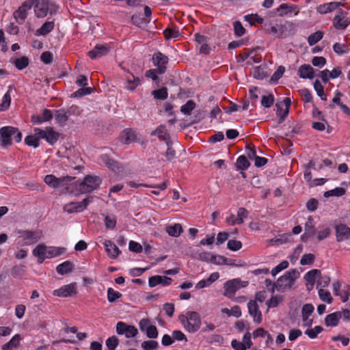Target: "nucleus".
<instances>
[{"mask_svg": "<svg viewBox=\"0 0 350 350\" xmlns=\"http://www.w3.org/2000/svg\"><path fill=\"white\" fill-rule=\"evenodd\" d=\"M298 75L301 79H312L314 77V69L309 64H303L298 69Z\"/></svg>", "mask_w": 350, "mask_h": 350, "instance_id": "4be33fe9", "label": "nucleus"}, {"mask_svg": "<svg viewBox=\"0 0 350 350\" xmlns=\"http://www.w3.org/2000/svg\"><path fill=\"white\" fill-rule=\"evenodd\" d=\"M210 261L213 263H215L217 265L230 264L228 262V259L222 256L213 255V256H211V258H210Z\"/></svg>", "mask_w": 350, "mask_h": 350, "instance_id": "5fc2aeb1", "label": "nucleus"}, {"mask_svg": "<svg viewBox=\"0 0 350 350\" xmlns=\"http://www.w3.org/2000/svg\"><path fill=\"white\" fill-rule=\"evenodd\" d=\"M163 34L166 39H170V38H176L178 37L179 32L176 29L172 28H167L164 30Z\"/></svg>", "mask_w": 350, "mask_h": 350, "instance_id": "603ef678", "label": "nucleus"}, {"mask_svg": "<svg viewBox=\"0 0 350 350\" xmlns=\"http://www.w3.org/2000/svg\"><path fill=\"white\" fill-rule=\"evenodd\" d=\"M70 116V111L64 109L56 110L55 113V120L59 124H64L68 121Z\"/></svg>", "mask_w": 350, "mask_h": 350, "instance_id": "393cba45", "label": "nucleus"}, {"mask_svg": "<svg viewBox=\"0 0 350 350\" xmlns=\"http://www.w3.org/2000/svg\"><path fill=\"white\" fill-rule=\"evenodd\" d=\"M72 269L73 265L71 262L68 260L65 261L63 263L59 265L56 268L57 272L61 275L72 272Z\"/></svg>", "mask_w": 350, "mask_h": 350, "instance_id": "2f4dec72", "label": "nucleus"}, {"mask_svg": "<svg viewBox=\"0 0 350 350\" xmlns=\"http://www.w3.org/2000/svg\"><path fill=\"white\" fill-rule=\"evenodd\" d=\"M317 287L321 286L322 288L329 285L330 278L328 275H321L318 277Z\"/></svg>", "mask_w": 350, "mask_h": 350, "instance_id": "e2e57ef3", "label": "nucleus"}, {"mask_svg": "<svg viewBox=\"0 0 350 350\" xmlns=\"http://www.w3.org/2000/svg\"><path fill=\"white\" fill-rule=\"evenodd\" d=\"M228 248L232 251H237L241 248L242 243L239 241L229 240L227 244Z\"/></svg>", "mask_w": 350, "mask_h": 350, "instance_id": "bf43d9fd", "label": "nucleus"}, {"mask_svg": "<svg viewBox=\"0 0 350 350\" xmlns=\"http://www.w3.org/2000/svg\"><path fill=\"white\" fill-rule=\"evenodd\" d=\"M312 64L314 66L323 67L326 64V59L323 57H314L312 59Z\"/></svg>", "mask_w": 350, "mask_h": 350, "instance_id": "774afa93", "label": "nucleus"}, {"mask_svg": "<svg viewBox=\"0 0 350 350\" xmlns=\"http://www.w3.org/2000/svg\"><path fill=\"white\" fill-rule=\"evenodd\" d=\"M274 103V97L273 94L263 96L261 99V105L267 108L271 107Z\"/></svg>", "mask_w": 350, "mask_h": 350, "instance_id": "09e8293b", "label": "nucleus"}, {"mask_svg": "<svg viewBox=\"0 0 350 350\" xmlns=\"http://www.w3.org/2000/svg\"><path fill=\"white\" fill-rule=\"evenodd\" d=\"M140 85V80L139 77L131 75L126 79L125 88L129 91H133L136 88Z\"/></svg>", "mask_w": 350, "mask_h": 350, "instance_id": "bb28decb", "label": "nucleus"}, {"mask_svg": "<svg viewBox=\"0 0 350 350\" xmlns=\"http://www.w3.org/2000/svg\"><path fill=\"white\" fill-rule=\"evenodd\" d=\"M240 280L239 279H234L232 280H228L224 284V295L226 297L229 298L232 297L236 291L240 288Z\"/></svg>", "mask_w": 350, "mask_h": 350, "instance_id": "4468645a", "label": "nucleus"}, {"mask_svg": "<svg viewBox=\"0 0 350 350\" xmlns=\"http://www.w3.org/2000/svg\"><path fill=\"white\" fill-rule=\"evenodd\" d=\"M18 237L23 239V244L31 245L38 241L42 236L41 231L20 230L18 232Z\"/></svg>", "mask_w": 350, "mask_h": 350, "instance_id": "0eeeda50", "label": "nucleus"}, {"mask_svg": "<svg viewBox=\"0 0 350 350\" xmlns=\"http://www.w3.org/2000/svg\"><path fill=\"white\" fill-rule=\"evenodd\" d=\"M283 103L286 107V109L284 110V116H281L280 119L279 120V124H281L284 120H285L286 117L288 114L289 112V108L291 105V100L290 98H285L283 100Z\"/></svg>", "mask_w": 350, "mask_h": 350, "instance_id": "864d4df0", "label": "nucleus"}, {"mask_svg": "<svg viewBox=\"0 0 350 350\" xmlns=\"http://www.w3.org/2000/svg\"><path fill=\"white\" fill-rule=\"evenodd\" d=\"M245 20L249 22L251 25H254L255 23L262 24L264 21L263 18L260 17L258 14H247L245 16Z\"/></svg>", "mask_w": 350, "mask_h": 350, "instance_id": "37998d69", "label": "nucleus"}, {"mask_svg": "<svg viewBox=\"0 0 350 350\" xmlns=\"http://www.w3.org/2000/svg\"><path fill=\"white\" fill-rule=\"evenodd\" d=\"M120 138L123 143L128 144L137 139V134L134 130L126 129L122 132Z\"/></svg>", "mask_w": 350, "mask_h": 350, "instance_id": "b1692460", "label": "nucleus"}, {"mask_svg": "<svg viewBox=\"0 0 350 350\" xmlns=\"http://www.w3.org/2000/svg\"><path fill=\"white\" fill-rule=\"evenodd\" d=\"M118 334H124L126 337H134L138 334V329H116Z\"/></svg>", "mask_w": 350, "mask_h": 350, "instance_id": "13d9d810", "label": "nucleus"}, {"mask_svg": "<svg viewBox=\"0 0 350 350\" xmlns=\"http://www.w3.org/2000/svg\"><path fill=\"white\" fill-rule=\"evenodd\" d=\"M305 234L304 235L313 236L315 233V228L314 224L313 218L308 217L304 225Z\"/></svg>", "mask_w": 350, "mask_h": 350, "instance_id": "473e14b6", "label": "nucleus"}, {"mask_svg": "<svg viewBox=\"0 0 350 350\" xmlns=\"http://www.w3.org/2000/svg\"><path fill=\"white\" fill-rule=\"evenodd\" d=\"M150 19H145L140 16V15L134 14L131 17L132 23L137 25L140 26L142 23H149Z\"/></svg>", "mask_w": 350, "mask_h": 350, "instance_id": "680f3d73", "label": "nucleus"}, {"mask_svg": "<svg viewBox=\"0 0 350 350\" xmlns=\"http://www.w3.org/2000/svg\"><path fill=\"white\" fill-rule=\"evenodd\" d=\"M253 76L258 79H262L266 77L264 70L260 66H256L254 68Z\"/></svg>", "mask_w": 350, "mask_h": 350, "instance_id": "338daca9", "label": "nucleus"}, {"mask_svg": "<svg viewBox=\"0 0 350 350\" xmlns=\"http://www.w3.org/2000/svg\"><path fill=\"white\" fill-rule=\"evenodd\" d=\"M41 138L33 133V135H28L25 139V142L29 146L37 148L39 146V141Z\"/></svg>", "mask_w": 350, "mask_h": 350, "instance_id": "f704fd0d", "label": "nucleus"}, {"mask_svg": "<svg viewBox=\"0 0 350 350\" xmlns=\"http://www.w3.org/2000/svg\"><path fill=\"white\" fill-rule=\"evenodd\" d=\"M252 345V342L250 332H246L244 334L242 341L234 339L231 342V346L234 350H247L251 347Z\"/></svg>", "mask_w": 350, "mask_h": 350, "instance_id": "9b49d317", "label": "nucleus"}, {"mask_svg": "<svg viewBox=\"0 0 350 350\" xmlns=\"http://www.w3.org/2000/svg\"><path fill=\"white\" fill-rule=\"evenodd\" d=\"M143 350H154L158 347V342L155 340H146L142 343Z\"/></svg>", "mask_w": 350, "mask_h": 350, "instance_id": "de8ad7c7", "label": "nucleus"}, {"mask_svg": "<svg viewBox=\"0 0 350 350\" xmlns=\"http://www.w3.org/2000/svg\"><path fill=\"white\" fill-rule=\"evenodd\" d=\"M299 276V273L297 270L295 269H291L280 277L277 282L273 283V286H275L278 291H283L286 289H290Z\"/></svg>", "mask_w": 350, "mask_h": 350, "instance_id": "f03ea898", "label": "nucleus"}, {"mask_svg": "<svg viewBox=\"0 0 350 350\" xmlns=\"http://www.w3.org/2000/svg\"><path fill=\"white\" fill-rule=\"evenodd\" d=\"M152 135H157L158 137L162 140H164L167 145L170 140V135L167 132V129L165 126L161 125L157 129L153 131Z\"/></svg>", "mask_w": 350, "mask_h": 350, "instance_id": "7c9ffc66", "label": "nucleus"}, {"mask_svg": "<svg viewBox=\"0 0 350 350\" xmlns=\"http://www.w3.org/2000/svg\"><path fill=\"white\" fill-rule=\"evenodd\" d=\"M33 5V0H27L24 1L21 5L14 12L13 16L16 23L19 25L24 23L27 17L28 11L31 10Z\"/></svg>", "mask_w": 350, "mask_h": 350, "instance_id": "39448f33", "label": "nucleus"}, {"mask_svg": "<svg viewBox=\"0 0 350 350\" xmlns=\"http://www.w3.org/2000/svg\"><path fill=\"white\" fill-rule=\"evenodd\" d=\"M92 88H82L79 89L77 91L73 93L75 97H81L84 95L90 94L92 92Z\"/></svg>", "mask_w": 350, "mask_h": 350, "instance_id": "69168bd1", "label": "nucleus"}, {"mask_svg": "<svg viewBox=\"0 0 350 350\" xmlns=\"http://www.w3.org/2000/svg\"><path fill=\"white\" fill-rule=\"evenodd\" d=\"M195 107L196 103L193 100H189L186 103V104L181 107L180 111L184 114L189 115Z\"/></svg>", "mask_w": 350, "mask_h": 350, "instance_id": "c03bdc74", "label": "nucleus"}, {"mask_svg": "<svg viewBox=\"0 0 350 350\" xmlns=\"http://www.w3.org/2000/svg\"><path fill=\"white\" fill-rule=\"evenodd\" d=\"M17 132V128L7 126L0 129L1 143L2 147H8L12 145V136Z\"/></svg>", "mask_w": 350, "mask_h": 350, "instance_id": "423d86ee", "label": "nucleus"}, {"mask_svg": "<svg viewBox=\"0 0 350 350\" xmlns=\"http://www.w3.org/2000/svg\"><path fill=\"white\" fill-rule=\"evenodd\" d=\"M64 252V248L46 246L44 244L38 245L33 250V254L38 258L39 263L46 258H51L60 256Z\"/></svg>", "mask_w": 350, "mask_h": 350, "instance_id": "f257e3e1", "label": "nucleus"}, {"mask_svg": "<svg viewBox=\"0 0 350 350\" xmlns=\"http://www.w3.org/2000/svg\"><path fill=\"white\" fill-rule=\"evenodd\" d=\"M237 167L241 170H245L250 165V162L245 156L242 155L238 157L236 162Z\"/></svg>", "mask_w": 350, "mask_h": 350, "instance_id": "4c0bfd02", "label": "nucleus"}, {"mask_svg": "<svg viewBox=\"0 0 350 350\" xmlns=\"http://www.w3.org/2000/svg\"><path fill=\"white\" fill-rule=\"evenodd\" d=\"M103 244L109 258L114 259L120 254L119 248L111 241L106 240Z\"/></svg>", "mask_w": 350, "mask_h": 350, "instance_id": "5701e85b", "label": "nucleus"}, {"mask_svg": "<svg viewBox=\"0 0 350 350\" xmlns=\"http://www.w3.org/2000/svg\"><path fill=\"white\" fill-rule=\"evenodd\" d=\"M153 64L155 66H157L156 68L159 75L163 74L166 71V64L168 62V57L163 55L161 52H157L154 53L152 56Z\"/></svg>", "mask_w": 350, "mask_h": 350, "instance_id": "9d476101", "label": "nucleus"}, {"mask_svg": "<svg viewBox=\"0 0 350 350\" xmlns=\"http://www.w3.org/2000/svg\"><path fill=\"white\" fill-rule=\"evenodd\" d=\"M234 34L239 37L242 36L245 32V29L240 21H235L234 23Z\"/></svg>", "mask_w": 350, "mask_h": 350, "instance_id": "6e6d98bb", "label": "nucleus"}, {"mask_svg": "<svg viewBox=\"0 0 350 350\" xmlns=\"http://www.w3.org/2000/svg\"><path fill=\"white\" fill-rule=\"evenodd\" d=\"M29 64V59L27 57L23 56L21 58L16 59L14 61L15 66L19 69L23 70Z\"/></svg>", "mask_w": 350, "mask_h": 350, "instance_id": "79ce46f5", "label": "nucleus"}, {"mask_svg": "<svg viewBox=\"0 0 350 350\" xmlns=\"http://www.w3.org/2000/svg\"><path fill=\"white\" fill-rule=\"evenodd\" d=\"M172 282L171 278L161 275L152 276L148 280V284L150 287H154L158 284H162L163 286L170 285Z\"/></svg>", "mask_w": 350, "mask_h": 350, "instance_id": "412c9836", "label": "nucleus"}, {"mask_svg": "<svg viewBox=\"0 0 350 350\" xmlns=\"http://www.w3.org/2000/svg\"><path fill=\"white\" fill-rule=\"evenodd\" d=\"M247 308L249 313L252 317L254 321L257 323H260L262 321V314L256 301L250 300L247 303Z\"/></svg>", "mask_w": 350, "mask_h": 350, "instance_id": "aec40b11", "label": "nucleus"}, {"mask_svg": "<svg viewBox=\"0 0 350 350\" xmlns=\"http://www.w3.org/2000/svg\"><path fill=\"white\" fill-rule=\"evenodd\" d=\"M33 131L38 137L45 139L51 145L55 144L59 137V134L51 126H47L44 130L35 128Z\"/></svg>", "mask_w": 350, "mask_h": 350, "instance_id": "20e7f679", "label": "nucleus"}, {"mask_svg": "<svg viewBox=\"0 0 350 350\" xmlns=\"http://www.w3.org/2000/svg\"><path fill=\"white\" fill-rule=\"evenodd\" d=\"M295 8V7L293 5H290L287 3H282L277 8V12L280 16H284V15L292 12Z\"/></svg>", "mask_w": 350, "mask_h": 350, "instance_id": "72a5a7b5", "label": "nucleus"}, {"mask_svg": "<svg viewBox=\"0 0 350 350\" xmlns=\"http://www.w3.org/2000/svg\"><path fill=\"white\" fill-rule=\"evenodd\" d=\"M314 255L312 254H304L300 260V264L301 265H310L314 262Z\"/></svg>", "mask_w": 350, "mask_h": 350, "instance_id": "4d7b16f0", "label": "nucleus"}, {"mask_svg": "<svg viewBox=\"0 0 350 350\" xmlns=\"http://www.w3.org/2000/svg\"><path fill=\"white\" fill-rule=\"evenodd\" d=\"M118 344V340L116 336H111L106 340V346L109 350H114Z\"/></svg>", "mask_w": 350, "mask_h": 350, "instance_id": "0e129e2a", "label": "nucleus"}, {"mask_svg": "<svg viewBox=\"0 0 350 350\" xmlns=\"http://www.w3.org/2000/svg\"><path fill=\"white\" fill-rule=\"evenodd\" d=\"M248 211L245 208H239L237 211V221H238V224H241L243 223V219L247 217Z\"/></svg>", "mask_w": 350, "mask_h": 350, "instance_id": "3c124183", "label": "nucleus"}, {"mask_svg": "<svg viewBox=\"0 0 350 350\" xmlns=\"http://www.w3.org/2000/svg\"><path fill=\"white\" fill-rule=\"evenodd\" d=\"M288 267V262L287 260L282 261L279 265L275 267L271 270V274L273 276L276 275L281 271L286 269Z\"/></svg>", "mask_w": 350, "mask_h": 350, "instance_id": "8fccbe9b", "label": "nucleus"}, {"mask_svg": "<svg viewBox=\"0 0 350 350\" xmlns=\"http://www.w3.org/2000/svg\"><path fill=\"white\" fill-rule=\"evenodd\" d=\"M101 183V180L96 176H87L84 178L79 186L78 189L81 193H90L98 187Z\"/></svg>", "mask_w": 350, "mask_h": 350, "instance_id": "7ed1b4c3", "label": "nucleus"}, {"mask_svg": "<svg viewBox=\"0 0 350 350\" xmlns=\"http://www.w3.org/2000/svg\"><path fill=\"white\" fill-rule=\"evenodd\" d=\"M345 189L342 187H336L334 189L327 191L324 193L325 198H329L331 196L340 197L345 193Z\"/></svg>", "mask_w": 350, "mask_h": 350, "instance_id": "c9c22d12", "label": "nucleus"}, {"mask_svg": "<svg viewBox=\"0 0 350 350\" xmlns=\"http://www.w3.org/2000/svg\"><path fill=\"white\" fill-rule=\"evenodd\" d=\"M319 295L321 300L323 301H326L328 304L332 303V297L331 296V294L329 291L327 290H325L323 288H320L319 291Z\"/></svg>", "mask_w": 350, "mask_h": 350, "instance_id": "49530a36", "label": "nucleus"}, {"mask_svg": "<svg viewBox=\"0 0 350 350\" xmlns=\"http://www.w3.org/2000/svg\"><path fill=\"white\" fill-rule=\"evenodd\" d=\"M180 319L183 323H187L191 328H198L201 325L200 315L196 312H188L186 315H181Z\"/></svg>", "mask_w": 350, "mask_h": 350, "instance_id": "1a4fd4ad", "label": "nucleus"}, {"mask_svg": "<svg viewBox=\"0 0 350 350\" xmlns=\"http://www.w3.org/2000/svg\"><path fill=\"white\" fill-rule=\"evenodd\" d=\"M303 101L310 103L312 100V96L308 89L304 88L299 90Z\"/></svg>", "mask_w": 350, "mask_h": 350, "instance_id": "052dcab7", "label": "nucleus"}, {"mask_svg": "<svg viewBox=\"0 0 350 350\" xmlns=\"http://www.w3.org/2000/svg\"><path fill=\"white\" fill-rule=\"evenodd\" d=\"M10 103H11V95H10V90H8L4 94V96L2 98V102L0 104V111H3L7 110L10 107Z\"/></svg>", "mask_w": 350, "mask_h": 350, "instance_id": "e433bc0d", "label": "nucleus"}, {"mask_svg": "<svg viewBox=\"0 0 350 350\" xmlns=\"http://www.w3.org/2000/svg\"><path fill=\"white\" fill-rule=\"evenodd\" d=\"M152 95L156 99L165 100L167 98V90L166 88H162L161 89L154 90L152 92Z\"/></svg>", "mask_w": 350, "mask_h": 350, "instance_id": "ea45409f", "label": "nucleus"}, {"mask_svg": "<svg viewBox=\"0 0 350 350\" xmlns=\"http://www.w3.org/2000/svg\"><path fill=\"white\" fill-rule=\"evenodd\" d=\"M350 24V18L343 11H340L334 18V27L338 29H345Z\"/></svg>", "mask_w": 350, "mask_h": 350, "instance_id": "dca6fc26", "label": "nucleus"}, {"mask_svg": "<svg viewBox=\"0 0 350 350\" xmlns=\"http://www.w3.org/2000/svg\"><path fill=\"white\" fill-rule=\"evenodd\" d=\"M110 51V47L107 44H97L94 49L88 52V56L92 59L101 57L107 55Z\"/></svg>", "mask_w": 350, "mask_h": 350, "instance_id": "2eb2a0df", "label": "nucleus"}, {"mask_svg": "<svg viewBox=\"0 0 350 350\" xmlns=\"http://www.w3.org/2000/svg\"><path fill=\"white\" fill-rule=\"evenodd\" d=\"M336 241L338 242L344 241L350 239V228L343 224H340L336 226Z\"/></svg>", "mask_w": 350, "mask_h": 350, "instance_id": "a211bd4d", "label": "nucleus"}, {"mask_svg": "<svg viewBox=\"0 0 350 350\" xmlns=\"http://www.w3.org/2000/svg\"><path fill=\"white\" fill-rule=\"evenodd\" d=\"M36 2L34 5V13L38 18H43L46 16L49 12L47 0H33V3Z\"/></svg>", "mask_w": 350, "mask_h": 350, "instance_id": "f3484780", "label": "nucleus"}, {"mask_svg": "<svg viewBox=\"0 0 350 350\" xmlns=\"http://www.w3.org/2000/svg\"><path fill=\"white\" fill-rule=\"evenodd\" d=\"M340 319L341 314L340 313V312H333L332 314H328L326 317L325 319V323L326 326L327 327L336 326Z\"/></svg>", "mask_w": 350, "mask_h": 350, "instance_id": "a878e982", "label": "nucleus"}, {"mask_svg": "<svg viewBox=\"0 0 350 350\" xmlns=\"http://www.w3.org/2000/svg\"><path fill=\"white\" fill-rule=\"evenodd\" d=\"M122 297V294L118 291H114L112 288H109L107 290V299L109 302H113L117 299Z\"/></svg>", "mask_w": 350, "mask_h": 350, "instance_id": "a18cd8bd", "label": "nucleus"}, {"mask_svg": "<svg viewBox=\"0 0 350 350\" xmlns=\"http://www.w3.org/2000/svg\"><path fill=\"white\" fill-rule=\"evenodd\" d=\"M165 230L170 236L173 237H178L183 232L182 226L180 224L167 226Z\"/></svg>", "mask_w": 350, "mask_h": 350, "instance_id": "c85d7f7f", "label": "nucleus"}, {"mask_svg": "<svg viewBox=\"0 0 350 350\" xmlns=\"http://www.w3.org/2000/svg\"><path fill=\"white\" fill-rule=\"evenodd\" d=\"M323 33L321 31H317L309 36L308 42L310 46H313L323 38Z\"/></svg>", "mask_w": 350, "mask_h": 350, "instance_id": "58836bf2", "label": "nucleus"}, {"mask_svg": "<svg viewBox=\"0 0 350 350\" xmlns=\"http://www.w3.org/2000/svg\"><path fill=\"white\" fill-rule=\"evenodd\" d=\"M72 180V178L71 176H67L57 178L53 174H48L44 178V183L53 188H57L60 187L62 183H64L65 180L70 181Z\"/></svg>", "mask_w": 350, "mask_h": 350, "instance_id": "ddd939ff", "label": "nucleus"}, {"mask_svg": "<svg viewBox=\"0 0 350 350\" xmlns=\"http://www.w3.org/2000/svg\"><path fill=\"white\" fill-rule=\"evenodd\" d=\"M314 88L318 96L323 100H326L327 98L324 92V88L319 80H316L314 83Z\"/></svg>", "mask_w": 350, "mask_h": 350, "instance_id": "a19ab883", "label": "nucleus"}, {"mask_svg": "<svg viewBox=\"0 0 350 350\" xmlns=\"http://www.w3.org/2000/svg\"><path fill=\"white\" fill-rule=\"evenodd\" d=\"M321 271L318 269H312L307 272L304 276L305 280L307 281V286L310 285L311 288L313 287L316 279L320 276Z\"/></svg>", "mask_w": 350, "mask_h": 350, "instance_id": "cd10ccee", "label": "nucleus"}, {"mask_svg": "<svg viewBox=\"0 0 350 350\" xmlns=\"http://www.w3.org/2000/svg\"><path fill=\"white\" fill-rule=\"evenodd\" d=\"M92 200V197H88L79 202L68 203L64 206V210L68 213L81 212L87 208Z\"/></svg>", "mask_w": 350, "mask_h": 350, "instance_id": "6e6552de", "label": "nucleus"}, {"mask_svg": "<svg viewBox=\"0 0 350 350\" xmlns=\"http://www.w3.org/2000/svg\"><path fill=\"white\" fill-rule=\"evenodd\" d=\"M54 22L49 21L45 22L40 28L36 30V35L37 36H44L51 32L54 28Z\"/></svg>", "mask_w": 350, "mask_h": 350, "instance_id": "c756f323", "label": "nucleus"}, {"mask_svg": "<svg viewBox=\"0 0 350 350\" xmlns=\"http://www.w3.org/2000/svg\"><path fill=\"white\" fill-rule=\"evenodd\" d=\"M77 293V284L76 283L73 282L62 286L61 288L55 290L53 294L57 297H66L76 295Z\"/></svg>", "mask_w": 350, "mask_h": 350, "instance_id": "f8f14e48", "label": "nucleus"}, {"mask_svg": "<svg viewBox=\"0 0 350 350\" xmlns=\"http://www.w3.org/2000/svg\"><path fill=\"white\" fill-rule=\"evenodd\" d=\"M314 312V307L310 304L304 305L301 310L303 326L310 327L312 325V319L310 318Z\"/></svg>", "mask_w": 350, "mask_h": 350, "instance_id": "6ab92c4d", "label": "nucleus"}]
</instances>
